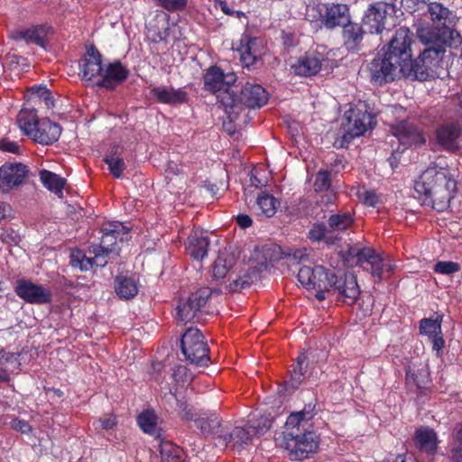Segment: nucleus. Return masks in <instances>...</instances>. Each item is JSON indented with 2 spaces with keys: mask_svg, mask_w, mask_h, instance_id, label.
<instances>
[{
  "mask_svg": "<svg viewBox=\"0 0 462 462\" xmlns=\"http://www.w3.org/2000/svg\"><path fill=\"white\" fill-rule=\"evenodd\" d=\"M422 204L443 212L457 191V181L447 165L432 162L414 183Z\"/></svg>",
  "mask_w": 462,
  "mask_h": 462,
  "instance_id": "1",
  "label": "nucleus"
},
{
  "mask_svg": "<svg viewBox=\"0 0 462 462\" xmlns=\"http://www.w3.org/2000/svg\"><path fill=\"white\" fill-rule=\"evenodd\" d=\"M314 415V406L308 404L303 410L292 412L287 418L285 429L277 441L279 446L289 452L291 460L307 458L317 451L318 436L308 430Z\"/></svg>",
  "mask_w": 462,
  "mask_h": 462,
  "instance_id": "2",
  "label": "nucleus"
},
{
  "mask_svg": "<svg viewBox=\"0 0 462 462\" xmlns=\"http://www.w3.org/2000/svg\"><path fill=\"white\" fill-rule=\"evenodd\" d=\"M431 24L420 23L416 28V35L420 42H430L448 43L449 48L457 49L462 44L460 33L454 28L455 16L452 12L440 3H430L428 6Z\"/></svg>",
  "mask_w": 462,
  "mask_h": 462,
  "instance_id": "3",
  "label": "nucleus"
},
{
  "mask_svg": "<svg viewBox=\"0 0 462 462\" xmlns=\"http://www.w3.org/2000/svg\"><path fill=\"white\" fill-rule=\"evenodd\" d=\"M421 43L426 47L416 59L412 60L411 64H410L411 73L408 72L406 78L419 81L439 78L443 57L446 48L448 47V43L439 42L434 39Z\"/></svg>",
  "mask_w": 462,
  "mask_h": 462,
  "instance_id": "4",
  "label": "nucleus"
},
{
  "mask_svg": "<svg viewBox=\"0 0 462 462\" xmlns=\"http://www.w3.org/2000/svg\"><path fill=\"white\" fill-rule=\"evenodd\" d=\"M221 106L230 121H235L245 108H260L268 101V93L261 85L247 82L236 96L226 93Z\"/></svg>",
  "mask_w": 462,
  "mask_h": 462,
  "instance_id": "5",
  "label": "nucleus"
},
{
  "mask_svg": "<svg viewBox=\"0 0 462 462\" xmlns=\"http://www.w3.org/2000/svg\"><path fill=\"white\" fill-rule=\"evenodd\" d=\"M345 117L346 123L342 125V135L335 142L340 148L347 147L354 138L361 136L369 127H372L374 119L373 115L367 112L365 104L347 110Z\"/></svg>",
  "mask_w": 462,
  "mask_h": 462,
  "instance_id": "6",
  "label": "nucleus"
},
{
  "mask_svg": "<svg viewBox=\"0 0 462 462\" xmlns=\"http://www.w3.org/2000/svg\"><path fill=\"white\" fill-rule=\"evenodd\" d=\"M349 254L356 259V265L369 273L376 282H381L384 279V273L391 274L394 269L390 260H386L371 247H354L349 250Z\"/></svg>",
  "mask_w": 462,
  "mask_h": 462,
  "instance_id": "7",
  "label": "nucleus"
},
{
  "mask_svg": "<svg viewBox=\"0 0 462 462\" xmlns=\"http://www.w3.org/2000/svg\"><path fill=\"white\" fill-rule=\"evenodd\" d=\"M180 348L187 361L197 366H208L210 361L209 347L201 331L189 328L180 339Z\"/></svg>",
  "mask_w": 462,
  "mask_h": 462,
  "instance_id": "8",
  "label": "nucleus"
},
{
  "mask_svg": "<svg viewBox=\"0 0 462 462\" xmlns=\"http://www.w3.org/2000/svg\"><path fill=\"white\" fill-rule=\"evenodd\" d=\"M334 271L326 269L321 265L302 266L298 272V281L308 290L316 291L319 300L325 299V292H330L335 285Z\"/></svg>",
  "mask_w": 462,
  "mask_h": 462,
  "instance_id": "9",
  "label": "nucleus"
},
{
  "mask_svg": "<svg viewBox=\"0 0 462 462\" xmlns=\"http://www.w3.org/2000/svg\"><path fill=\"white\" fill-rule=\"evenodd\" d=\"M236 76L233 72L224 73L217 66L208 68L203 77L204 88L217 95L218 102L226 93L232 94V86L236 81Z\"/></svg>",
  "mask_w": 462,
  "mask_h": 462,
  "instance_id": "10",
  "label": "nucleus"
},
{
  "mask_svg": "<svg viewBox=\"0 0 462 462\" xmlns=\"http://www.w3.org/2000/svg\"><path fill=\"white\" fill-rule=\"evenodd\" d=\"M337 61L329 59L319 51H309L291 66L293 72L300 76L311 77L318 74L321 69H328L337 67Z\"/></svg>",
  "mask_w": 462,
  "mask_h": 462,
  "instance_id": "11",
  "label": "nucleus"
},
{
  "mask_svg": "<svg viewBox=\"0 0 462 462\" xmlns=\"http://www.w3.org/2000/svg\"><path fill=\"white\" fill-rule=\"evenodd\" d=\"M211 294L210 288L203 287L192 293L186 300L180 302L177 307L178 319L184 323L199 321L200 310L206 305Z\"/></svg>",
  "mask_w": 462,
  "mask_h": 462,
  "instance_id": "12",
  "label": "nucleus"
},
{
  "mask_svg": "<svg viewBox=\"0 0 462 462\" xmlns=\"http://www.w3.org/2000/svg\"><path fill=\"white\" fill-rule=\"evenodd\" d=\"M371 82L382 86L402 77L401 69L384 54L374 58L367 66Z\"/></svg>",
  "mask_w": 462,
  "mask_h": 462,
  "instance_id": "13",
  "label": "nucleus"
},
{
  "mask_svg": "<svg viewBox=\"0 0 462 462\" xmlns=\"http://www.w3.org/2000/svg\"><path fill=\"white\" fill-rule=\"evenodd\" d=\"M462 125L456 123H444L435 131L436 143L443 151L456 153L461 148Z\"/></svg>",
  "mask_w": 462,
  "mask_h": 462,
  "instance_id": "14",
  "label": "nucleus"
},
{
  "mask_svg": "<svg viewBox=\"0 0 462 462\" xmlns=\"http://www.w3.org/2000/svg\"><path fill=\"white\" fill-rule=\"evenodd\" d=\"M14 292L19 298L31 304H46L52 299L51 290L25 279L16 282Z\"/></svg>",
  "mask_w": 462,
  "mask_h": 462,
  "instance_id": "15",
  "label": "nucleus"
},
{
  "mask_svg": "<svg viewBox=\"0 0 462 462\" xmlns=\"http://www.w3.org/2000/svg\"><path fill=\"white\" fill-rule=\"evenodd\" d=\"M391 132L405 147L420 146L426 143L423 131L411 121L402 120L392 125Z\"/></svg>",
  "mask_w": 462,
  "mask_h": 462,
  "instance_id": "16",
  "label": "nucleus"
},
{
  "mask_svg": "<svg viewBox=\"0 0 462 462\" xmlns=\"http://www.w3.org/2000/svg\"><path fill=\"white\" fill-rule=\"evenodd\" d=\"M320 14V23L328 30L344 27L351 22L350 10L345 4H325Z\"/></svg>",
  "mask_w": 462,
  "mask_h": 462,
  "instance_id": "17",
  "label": "nucleus"
},
{
  "mask_svg": "<svg viewBox=\"0 0 462 462\" xmlns=\"http://www.w3.org/2000/svg\"><path fill=\"white\" fill-rule=\"evenodd\" d=\"M28 173V167L23 163L3 164L0 167V189L3 192H9L14 187L23 184Z\"/></svg>",
  "mask_w": 462,
  "mask_h": 462,
  "instance_id": "18",
  "label": "nucleus"
},
{
  "mask_svg": "<svg viewBox=\"0 0 462 462\" xmlns=\"http://www.w3.org/2000/svg\"><path fill=\"white\" fill-rule=\"evenodd\" d=\"M393 5L385 2L371 4L365 11L362 23L367 26L371 33H381L385 27V19L388 10Z\"/></svg>",
  "mask_w": 462,
  "mask_h": 462,
  "instance_id": "19",
  "label": "nucleus"
},
{
  "mask_svg": "<svg viewBox=\"0 0 462 462\" xmlns=\"http://www.w3.org/2000/svg\"><path fill=\"white\" fill-rule=\"evenodd\" d=\"M334 281L336 284L331 287L330 291L338 293L346 304H355L361 292L356 276L345 274L344 277L337 278L334 273Z\"/></svg>",
  "mask_w": 462,
  "mask_h": 462,
  "instance_id": "20",
  "label": "nucleus"
},
{
  "mask_svg": "<svg viewBox=\"0 0 462 462\" xmlns=\"http://www.w3.org/2000/svg\"><path fill=\"white\" fill-rule=\"evenodd\" d=\"M145 27L147 36L153 42H166L170 36L169 17L162 11L156 10Z\"/></svg>",
  "mask_w": 462,
  "mask_h": 462,
  "instance_id": "21",
  "label": "nucleus"
},
{
  "mask_svg": "<svg viewBox=\"0 0 462 462\" xmlns=\"http://www.w3.org/2000/svg\"><path fill=\"white\" fill-rule=\"evenodd\" d=\"M365 32L363 26L355 22L346 23L341 32L342 46L347 52L357 53L363 49Z\"/></svg>",
  "mask_w": 462,
  "mask_h": 462,
  "instance_id": "22",
  "label": "nucleus"
},
{
  "mask_svg": "<svg viewBox=\"0 0 462 462\" xmlns=\"http://www.w3.org/2000/svg\"><path fill=\"white\" fill-rule=\"evenodd\" d=\"M102 237L98 247L118 254L116 252V243L119 239L123 241V236L128 234L129 228L125 226L122 223L113 222L107 223L102 227Z\"/></svg>",
  "mask_w": 462,
  "mask_h": 462,
  "instance_id": "23",
  "label": "nucleus"
},
{
  "mask_svg": "<svg viewBox=\"0 0 462 462\" xmlns=\"http://www.w3.org/2000/svg\"><path fill=\"white\" fill-rule=\"evenodd\" d=\"M8 35L15 42L23 41L27 44L33 43L45 48L47 29L42 25L32 26L27 29L17 28L9 31Z\"/></svg>",
  "mask_w": 462,
  "mask_h": 462,
  "instance_id": "24",
  "label": "nucleus"
},
{
  "mask_svg": "<svg viewBox=\"0 0 462 462\" xmlns=\"http://www.w3.org/2000/svg\"><path fill=\"white\" fill-rule=\"evenodd\" d=\"M81 61V73L84 79L91 80L96 77L101 78L104 71L102 55L95 46L88 48Z\"/></svg>",
  "mask_w": 462,
  "mask_h": 462,
  "instance_id": "25",
  "label": "nucleus"
},
{
  "mask_svg": "<svg viewBox=\"0 0 462 462\" xmlns=\"http://www.w3.org/2000/svg\"><path fill=\"white\" fill-rule=\"evenodd\" d=\"M129 75L128 69L119 61L116 60L107 65L101 75L97 86L106 89H114Z\"/></svg>",
  "mask_w": 462,
  "mask_h": 462,
  "instance_id": "26",
  "label": "nucleus"
},
{
  "mask_svg": "<svg viewBox=\"0 0 462 462\" xmlns=\"http://www.w3.org/2000/svg\"><path fill=\"white\" fill-rule=\"evenodd\" d=\"M60 134L61 128L58 124L48 119H42L32 131L30 137L38 143L50 145L58 141Z\"/></svg>",
  "mask_w": 462,
  "mask_h": 462,
  "instance_id": "27",
  "label": "nucleus"
},
{
  "mask_svg": "<svg viewBox=\"0 0 462 462\" xmlns=\"http://www.w3.org/2000/svg\"><path fill=\"white\" fill-rule=\"evenodd\" d=\"M254 438H257L254 428L249 424L244 427H236L229 434H225L222 445H230L233 448L241 449L253 444Z\"/></svg>",
  "mask_w": 462,
  "mask_h": 462,
  "instance_id": "28",
  "label": "nucleus"
},
{
  "mask_svg": "<svg viewBox=\"0 0 462 462\" xmlns=\"http://www.w3.org/2000/svg\"><path fill=\"white\" fill-rule=\"evenodd\" d=\"M194 422L204 436H214L223 442L225 435L223 434L221 419L217 414L202 413L197 419H194Z\"/></svg>",
  "mask_w": 462,
  "mask_h": 462,
  "instance_id": "29",
  "label": "nucleus"
},
{
  "mask_svg": "<svg viewBox=\"0 0 462 462\" xmlns=\"http://www.w3.org/2000/svg\"><path fill=\"white\" fill-rule=\"evenodd\" d=\"M152 96L157 102L167 105H177L187 102L188 94L181 88L173 87L158 86L151 89Z\"/></svg>",
  "mask_w": 462,
  "mask_h": 462,
  "instance_id": "30",
  "label": "nucleus"
},
{
  "mask_svg": "<svg viewBox=\"0 0 462 462\" xmlns=\"http://www.w3.org/2000/svg\"><path fill=\"white\" fill-rule=\"evenodd\" d=\"M263 267L265 268L266 265H245L240 269L236 277L229 283V290L231 291H238L248 287L259 279L260 273Z\"/></svg>",
  "mask_w": 462,
  "mask_h": 462,
  "instance_id": "31",
  "label": "nucleus"
},
{
  "mask_svg": "<svg viewBox=\"0 0 462 462\" xmlns=\"http://www.w3.org/2000/svg\"><path fill=\"white\" fill-rule=\"evenodd\" d=\"M163 402L165 408L171 411H176L181 419L186 420H194L197 419V414L191 407L183 399L178 398V396L170 391L163 397Z\"/></svg>",
  "mask_w": 462,
  "mask_h": 462,
  "instance_id": "32",
  "label": "nucleus"
},
{
  "mask_svg": "<svg viewBox=\"0 0 462 462\" xmlns=\"http://www.w3.org/2000/svg\"><path fill=\"white\" fill-rule=\"evenodd\" d=\"M209 241L201 232L193 231L189 238L186 250L195 260H202L208 254Z\"/></svg>",
  "mask_w": 462,
  "mask_h": 462,
  "instance_id": "33",
  "label": "nucleus"
},
{
  "mask_svg": "<svg viewBox=\"0 0 462 462\" xmlns=\"http://www.w3.org/2000/svg\"><path fill=\"white\" fill-rule=\"evenodd\" d=\"M414 441L416 448L421 452L432 454L437 449V435L432 429L428 427H422L416 430Z\"/></svg>",
  "mask_w": 462,
  "mask_h": 462,
  "instance_id": "34",
  "label": "nucleus"
},
{
  "mask_svg": "<svg viewBox=\"0 0 462 462\" xmlns=\"http://www.w3.org/2000/svg\"><path fill=\"white\" fill-rule=\"evenodd\" d=\"M383 54L401 69L402 77L406 78L407 73H411L410 64L412 61V52L400 49L391 48V45H386Z\"/></svg>",
  "mask_w": 462,
  "mask_h": 462,
  "instance_id": "35",
  "label": "nucleus"
},
{
  "mask_svg": "<svg viewBox=\"0 0 462 462\" xmlns=\"http://www.w3.org/2000/svg\"><path fill=\"white\" fill-rule=\"evenodd\" d=\"M430 380V373L427 368L411 371V369L406 372V383L410 389L414 388V391L419 394L425 393L429 388Z\"/></svg>",
  "mask_w": 462,
  "mask_h": 462,
  "instance_id": "36",
  "label": "nucleus"
},
{
  "mask_svg": "<svg viewBox=\"0 0 462 462\" xmlns=\"http://www.w3.org/2000/svg\"><path fill=\"white\" fill-rule=\"evenodd\" d=\"M279 202L273 195L263 191L257 196L254 210L259 217H272L275 214Z\"/></svg>",
  "mask_w": 462,
  "mask_h": 462,
  "instance_id": "37",
  "label": "nucleus"
},
{
  "mask_svg": "<svg viewBox=\"0 0 462 462\" xmlns=\"http://www.w3.org/2000/svg\"><path fill=\"white\" fill-rule=\"evenodd\" d=\"M115 291L120 299L130 300L138 293V286L134 278L119 275L115 280Z\"/></svg>",
  "mask_w": 462,
  "mask_h": 462,
  "instance_id": "38",
  "label": "nucleus"
},
{
  "mask_svg": "<svg viewBox=\"0 0 462 462\" xmlns=\"http://www.w3.org/2000/svg\"><path fill=\"white\" fill-rule=\"evenodd\" d=\"M160 455L162 462H184L183 449L171 441H161Z\"/></svg>",
  "mask_w": 462,
  "mask_h": 462,
  "instance_id": "39",
  "label": "nucleus"
},
{
  "mask_svg": "<svg viewBox=\"0 0 462 462\" xmlns=\"http://www.w3.org/2000/svg\"><path fill=\"white\" fill-rule=\"evenodd\" d=\"M413 42V33L407 27H401L395 31L388 45H391V48L412 52L411 45Z\"/></svg>",
  "mask_w": 462,
  "mask_h": 462,
  "instance_id": "40",
  "label": "nucleus"
},
{
  "mask_svg": "<svg viewBox=\"0 0 462 462\" xmlns=\"http://www.w3.org/2000/svg\"><path fill=\"white\" fill-rule=\"evenodd\" d=\"M40 178L45 188L54 192L59 196V198H62V190L66 184L65 179L47 170H42L40 171Z\"/></svg>",
  "mask_w": 462,
  "mask_h": 462,
  "instance_id": "41",
  "label": "nucleus"
},
{
  "mask_svg": "<svg viewBox=\"0 0 462 462\" xmlns=\"http://www.w3.org/2000/svg\"><path fill=\"white\" fill-rule=\"evenodd\" d=\"M305 360L306 356L304 355L300 356L296 364L292 365V369L290 371V380L286 383L291 389H297L307 377V365L304 366Z\"/></svg>",
  "mask_w": 462,
  "mask_h": 462,
  "instance_id": "42",
  "label": "nucleus"
},
{
  "mask_svg": "<svg viewBox=\"0 0 462 462\" xmlns=\"http://www.w3.org/2000/svg\"><path fill=\"white\" fill-rule=\"evenodd\" d=\"M235 263L234 255L221 253L213 265V276L215 279L225 278Z\"/></svg>",
  "mask_w": 462,
  "mask_h": 462,
  "instance_id": "43",
  "label": "nucleus"
},
{
  "mask_svg": "<svg viewBox=\"0 0 462 462\" xmlns=\"http://www.w3.org/2000/svg\"><path fill=\"white\" fill-rule=\"evenodd\" d=\"M353 217L348 212H339L329 216L328 226L331 232H342L346 230L353 224Z\"/></svg>",
  "mask_w": 462,
  "mask_h": 462,
  "instance_id": "44",
  "label": "nucleus"
},
{
  "mask_svg": "<svg viewBox=\"0 0 462 462\" xmlns=\"http://www.w3.org/2000/svg\"><path fill=\"white\" fill-rule=\"evenodd\" d=\"M309 238L315 242L325 241L327 244H334L339 239L337 236L331 234L328 226L315 224L309 231Z\"/></svg>",
  "mask_w": 462,
  "mask_h": 462,
  "instance_id": "45",
  "label": "nucleus"
},
{
  "mask_svg": "<svg viewBox=\"0 0 462 462\" xmlns=\"http://www.w3.org/2000/svg\"><path fill=\"white\" fill-rule=\"evenodd\" d=\"M39 123L40 120H38L37 115L33 111H21L18 114L17 124L20 129L28 136H31Z\"/></svg>",
  "mask_w": 462,
  "mask_h": 462,
  "instance_id": "46",
  "label": "nucleus"
},
{
  "mask_svg": "<svg viewBox=\"0 0 462 462\" xmlns=\"http://www.w3.org/2000/svg\"><path fill=\"white\" fill-rule=\"evenodd\" d=\"M442 316L438 315L436 319H422L420 322V332L429 337H436L437 334H441Z\"/></svg>",
  "mask_w": 462,
  "mask_h": 462,
  "instance_id": "47",
  "label": "nucleus"
},
{
  "mask_svg": "<svg viewBox=\"0 0 462 462\" xmlns=\"http://www.w3.org/2000/svg\"><path fill=\"white\" fill-rule=\"evenodd\" d=\"M158 417L153 411H144L137 417V422L143 432L154 434L156 432Z\"/></svg>",
  "mask_w": 462,
  "mask_h": 462,
  "instance_id": "48",
  "label": "nucleus"
},
{
  "mask_svg": "<svg viewBox=\"0 0 462 462\" xmlns=\"http://www.w3.org/2000/svg\"><path fill=\"white\" fill-rule=\"evenodd\" d=\"M70 263L81 271H88L94 266L93 257L86 256L81 251L71 253Z\"/></svg>",
  "mask_w": 462,
  "mask_h": 462,
  "instance_id": "49",
  "label": "nucleus"
},
{
  "mask_svg": "<svg viewBox=\"0 0 462 462\" xmlns=\"http://www.w3.org/2000/svg\"><path fill=\"white\" fill-rule=\"evenodd\" d=\"M104 162L108 165L109 171L115 178L118 179L122 176L125 169V164L122 158L111 154L105 157Z\"/></svg>",
  "mask_w": 462,
  "mask_h": 462,
  "instance_id": "50",
  "label": "nucleus"
},
{
  "mask_svg": "<svg viewBox=\"0 0 462 462\" xmlns=\"http://www.w3.org/2000/svg\"><path fill=\"white\" fill-rule=\"evenodd\" d=\"M331 186L330 174L327 171H319L314 181L316 192L328 191Z\"/></svg>",
  "mask_w": 462,
  "mask_h": 462,
  "instance_id": "51",
  "label": "nucleus"
},
{
  "mask_svg": "<svg viewBox=\"0 0 462 462\" xmlns=\"http://www.w3.org/2000/svg\"><path fill=\"white\" fill-rule=\"evenodd\" d=\"M460 265L451 261H439L434 265V271L440 274L450 275L460 271Z\"/></svg>",
  "mask_w": 462,
  "mask_h": 462,
  "instance_id": "52",
  "label": "nucleus"
},
{
  "mask_svg": "<svg viewBox=\"0 0 462 462\" xmlns=\"http://www.w3.org/2000/svg\"><path fill=\"white\" fill-rule=\"evenodd\" d=\"M272 419L267 416H261L255 421L249 423V425L254 428V431L258 438L261 435H263L267 432L272 426Z\"/></svg>",
  "mask_w": 462,
  "mask_h": 462,
  "instance_id": "53",
  "label": "nucleus"
},
{
  "mask_svg": "<svg viewBox=\"0 0 462 462\" xmlns=\"http://www.w3.org/2000/svg\"><path fill=\"white\" fill-rule=\"evenodd\" d=\"M30 90L32 96L42 99L47 107L53 106V99L51 96V92L46 87L35 85L32 86Z\"/></svg>",
  "mask_w": 462,
  "mask_h": 462,
  "instance_id": "54",
  "label": "nucleus"
},
{
  "mask_svg": "<svg viewBox=\"0 0 462 462\" xmlns=\"http://www.w3.org/2000/svg\"><path fill=\"white\" fill-rule=\"evenodd\" d=\"M358 199L368 207H375L379 202V196L374 190L363 189L357 192Z\"/></svg>",
  "mask_w": 462,
  "mask_h": 462,
  "instance_id": "55",
  "label": "nucleus"
},
{
  "mask_svg": "<svg viewBox=\"0 0 462 462\" xmlns=\"http://www.w3.org/2000/svg\"><path fill=\"white\" fill-rule=\"evenodd\" d=\"M92 253L94 254V256H93L94 266H97V267L106 266L108 262L109 254H113L112 252H106V250L102 249L98 246H94Z\"/></svg>",
  "mask_w": 462,
  "mask_h": 462,
  "instance_id": "56",
  "label": "nucleus"
},
{
  "mask_svg": "<svg viewBox=\"0 0 462 462\" xmlns=\"http://www.w3.org/2000/svg\"><path fill=\"white\" fill-rule=\"evenodd\" d=\"M117 424L116 417L114 415H106L103 418H99L98 420L93 422V426L96 430H111Z\"/></svg>",
  "mask_w": 462,
  "mask_h": 462,
  "instance_id": "57",
  "label": "nucleus"
},
{
  "mask_svg": "<svg viewBox=\"0 0 462 462\" xmlns=\"http://www.w3.org/2000/svg\"><path fill=\"white\" fill-rule=\"evenodd\" d=\"M156 2L168 11H177L184 8L188 0H156Z\"/></svg>",
  "mask_w": 462,
  "mask_h": 462,
  "instance_id": "58",
  "label": "nucleus"
},
{
  "mask_svg": "<svg viewBox=\"0 0 462 462\" xmlns=\"http://www.w3.org/2000/svg\"><path fill=\"white\" fill-rule=\"evenodd\" d=\"M451 459L454 462H462V424L457 432L456 444L451 450Z\"/></svg>",
  "mask_w": 462,
  "mask_h": 462,
  "instance_id": "59",
  "label": "nucleus"
},
{
  "mask_svg": "<svg viewBox=\"0 0 462 462\" xmlns=\"http://www.w3.org/2000/svg\"><path fill=\"white\" fill-rule=\"evenodd\" d=\"M0 150L12 153H18L20 146L15 142L4 139L0 141Z\"/></svg>",
  "mask_w": 462,
  "mask_h": 462,
  "instance_id": "60",
  "label": "nucleus"
},
{
  "mask_svg": "<svg viewBox=\"0 0 462 462\" xmlns=\"http://www.w3.org/2000/svg\"><path fill=\"white\" fill-rule=\"evenodd\" d=\"M432 343V348L437 352V355L439 356L442 348L444 347L445 341L443 339L442 333L437 334L436 337H430Z\"/></svg>",
  "mask_w": 462,
  "mask_h": 462,
  "instance_id": "61",
  "label": "nucleus"
},
{
  "mask_svg": "<svg viewBox=\"0 0 462 462\" xmlns=\"http://www.w3.org/2000/svg\"><path fill=\"white\" fill-rule=\"evenodd\" d=\"M12 427L22 433H28L31 431V426L26 420H14L12 421Z\"/></svg>",
  "mask_w": 462,
  "mask_h": 462,
  "instance_id": "62",
  "label": "nucleus"
},
{
  "mask_svg": "<svg viewBox=\"0 0 462 462\" xmlns=\"http://www.w3.org/2000/svg\"><path fill=\"white\" fill-rule=\"evenodd\" d=\"M282 42L286 47H293L298 43L296 36L292 32H282Z\"/></svg>",
  "mask_w": 462,
  "mask_h": 462,
  "instance_id": "63",
  "label": "nucleus"
},
{
  "mask_svg": "<svg viewBox=\"0 0 462 462\" xmlns=\"http://www.w3.org/2000/svg\"><path fill=\"white\" fill-rule=\"evenodd\" d=\"M236 223L241 228H247L252 226V218L245 214H240L236 217Z\"/></svg>",
  "mask_w": 462,
  "mask_h": 462,
  "instance_id": "64",
  "label": "nucleus"
}]
</instances>
